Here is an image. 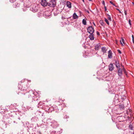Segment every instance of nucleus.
<instances>
[{"mask_svg": "<svg viewBox=\"0 0 134 134\" xmlns=\"http://www.w3.org/2000/svg\"><path fill=\"white\" fill-rule=\"evenodd\" d=\"M108 19L110 21H111V19L110 16L108 14Z\"/></svg>", "mask_w": 134, "mask_h": 134, "instance_id": "20", "label": "nucleus"}, {"mask_svg": "<svg viewBox=\"0 0 134 134\" xmlns=\"http://www.w3.org/2000/svg\"><path fill=\"white\" fill-rule=\"evenodd\" d=\"M133 43L134 44V41H133Z\"/></svg>", "mask_w": 134, "mask_h": 134, "instance_id": "36", "label": "nucleus"}, {"mask_svg": "<svg viewBox=\"0 0 134 134\" xmlns=\"http://www.w3.org/2000/svg\"><path fill=\"white\" fill-rule=\"evenodd\" d=\"M100 47V44L99 43L97 44H96L95 46V49L98 50Z\"/></svg>", "mask_w": 134, "mask_h": 134, "instance_id": "9", "label": "nucleus"}, {"mask_svg": "<svg viewBox=\"0 0 134 134\" xmlns=\"http://www.w3.org/2000/svg\"><path fill=\"white\" fill-rule=\"evenodd\" d=\"M121 39V40H120V43L122 45V46H124V44H123H123H124L125 43V41H124V40L122 38Z\"/></svg>", "mask_w": 134, "mask_h": 134, "instance_id": "13", "label": "nucleus"}, {"mask_svg": "<svg viewBox=\"0 0 134 134\" xmlns=\"http://www.w3.org/2000/svg\"><path fill=\"white\" fill-rule=\"evenodd\" d=\"M97 34L98 35H99V32L98 31H97Z\"/></svg>", "mask_w": 134, "mask_h": 134, "instance_id": "29", "label": "nucleus"}, {"mask_svg": "<svg viewBox=\"0 0 134 134\" xmlns=\"http://www.w3.org/2000/svg\"><path fill=\"white\" fill-rule=\"evenodd\" d=\"M132 41H134V37L133 35H132Z\"/></svg>", "mask_w": 134, "mask_h": 134, "instance_id": "24", "label": "nucleus"}, {"mask_svg": "<svg viewBox=\"0 0 134 134\" xmlns=\"http://www.w3.org/2000/svg\"><path fill=\"white\" fill-rule=\"evenodd\" d=\"M116 9L118 10V11H119V12L120 13H121V12L120 10L119 9Z\"/></svg>", "mask_w": 134, "mask_h": 134, "instance_id": "28", "label": "nucleus"}, {"mask_svg": "<svg viewBox=\"0 0 134 134\" xmlns=\"http://www.w3.org/2000/svg\"><path fill=\"white\" fill-rule=\"evenodd\" d=\"M41 3L42 6L44 7L46 6L48 4V3L45 0H42Z\"/></svg>", "mask_w": 134, "mask_h": 134, "instance_id": "5", "label": "nucleus"}, {"mask_svg": "<svg viewBox=\"0 0 134 134\" xmlns=\"http://www.w3.org/2000/svg\"><path fill=\"white\" fill-rule=\"evenodd\" d=\"M121 67H122V70H123V71L125 73H126V71H125V68H124V66H123V65H121Z\"/></svg>", "mask_w": 134, "mask_h": 134, "instance_id": "19", "label": "nucleus"}, {"mask_svg": "<svg viewBox=\"0 0 134 134\" xmlns=\"http://www.w3.org/2000/svg\"><path fill=\"white\" fill-rule=\"evenodd\" d=\"M82 0V1H83V2H84V0Z\"/></svg>", "mask_w": 134, "mask_h": 134, "instance_id": "35", "label": "nucleus"}, {"mask_svg": "<svg viewBox=\"0 0 134 134\" xmlns=\"http://www.w3.org/2000/svg\"><path fill=\"white\" fill-rule=\"evenodd\" d=\"M115 65L117 68H120V66L118 62L116 61Z\"/></svg>", "mask_w": 134, "mask_h": 134, "instance_id": "14", "label": "nucleus"}, {"mask_svg": "<svg viewBox=\"0 0 134 134\" xmlns=\"http://www.w3.org/2000/svg\"><path fill=\"white\" fill-rule=\"evenodd\" d=\"M73 18L74 19H77L78 18V16L75 13H74L73 15Z\"/></svg>", "mask_w": 134, "mask_h": 134, "instance_id": "11", "label": "nucleus"}, {"mask_svg": "<svg viewBox=\"0 0 134 134\" xmlns=\"http://www.w3.org/2000/svg\"><path fill=\"white\" fill-rule=\"evenodd\" d=\"M66 5L69 8H71V3L70 2L67 1L66 2Z\"/></svg>", "mask_w": 134, "mask_h": 134, "instance_id": "7", "label": "nucleus"}, {"mask_svg": "<svg viewBox=\"0 0 134 134\" xmlns=\"http://www.w3.org/2000/svg\"><path fill=\"white\" fill-rule=\"evenodd\" d=\"M124 105L123 104H121L119 105V108L120 109H124Z\"/></svg>", "mask_w": 134, "mask_h": 134, "instance_id": "17", "label": "nucleus"}, {"mask_svg": "<svg viewBox=\"0 0 134 134\" xmlns=\"http://www.w3.org/2000/svg\"><path fill=\"white\" fill-rule=\"evenodd\" d=\"M109 69L110 71L113 70L114 69V67L113 66V64H110L109 66Z\"/></svg>", "mask_w": 134, "mask_h": 134, "instance_id": "8", "label": "nucleus"}, {"mask_svg": "<svg viewBox=\"0 0 134 134\" xmlns=\"http://www.w3.org/2000/svg\"><path fill=\"white\" fill-rule=\"evenodd\" d=\"M104 8H105V11H106L107 9L106 7L104 6Z\"/></svg>", "mask_w": 134, "mask_h": 134, "instance_id": "30", "label": "nucleus"}, {"mask_svg": "<svg viewBox=\"0 0 134 134\" xmlns=\"http://www.w3.org/2000/svg\"><path fill=\"white\" fill-rule=\"evenodd\" d=\"M100 23L101 24V25H103L104 24V23L102 20H100Z\"/></svg>", "mask_w": 134, "mask_h": 134, "instance_id": "21", "label": "nucleus"}, {"mask_svg": "<svg viewBox=\"0 0 134 134\" xmlns=\"http://www.w3.org/2000/svg\"><path fill=\"white\" fill-rule=\"evenodd\" d=\"M118 52H119V53H120V54L121 53V52L120 50H118Z\"/></svg>", "mask_w": 134, "mask_h": 134, "instance_id": "26", "label": "nucleus"}, {"mask_svg": "<svg viewBox=\"0 0 134 134\" xmlns=\"http://www.w3.org/2000/svg\"><path fill=\"white\" fill-rule=\"evenodd\" d=\"M38 8L37 6H36V5H32L30 8V10L34 12H35L37 11Z\"/></svg>", "mask_w": 134, "mask_h": 134, "instance_id": "2", "label": "nucleus"}, {"mask_svg": "<svg viewBox=\"0 0 134 134\" xmlns=\"http://www.w3.org/2000/svg\"><path fill=\"white\" fill-rule=\"evenodd\" d=\"M82 24L84 25H86V20L85 19L83 20L82 21Z\"/></svg>", "mask_w": 134, "mask_h": 134, "instance_id": "16", "label": "nucleus"}, {"mask_svg": "<svg viewBox=\"0 0 134 134\" xmlns=\"http://www.w3.org/2000/svg\"><path fill=\"white\" fill-rule=\"evenodd\" d=\"M16 0H10V2L11 3H13Z\"/></svg>", "mask_w": 134, "mask_h": 134, "instance_id": "22", "label": "nucleus"}, {"mask_svg": "<svg viewBox=\"0 0 134 134\" xmlns=\"http://www.w3.org/2000/svg\"><path fill=\"white\" fill-rule=\"evenodd\" d=\"M110 3L111 4H112V5H115L112 2L110 1Z\"/></svg>", "mask_w": 134, "mask_h": 134, "instance_id": "25", "label": "nucleus"}, {"mask_svg": "<svg viewBox=\"0 0 134 134\" xmlns=\"http://www.w3.org/2000/svg\"><path fill=\"white\" fill-rule=\"evenodd\" d=\"M89 1H91V0H88Z\"/></svg>", "mask_w": 134, "mask_h": 134, "instance_id": "34", "label": "nucleus"}, {"mask_svg": "<svg viewBox=\"0 0 134 134\" xmlns=\"http://www.w3.org/2000/svg\"><path fill=\"white\" fill-rule=\"evenodd\" d=\"M102 3L103 4H105L104 2V1H102Z\"/></svg>", "mask_w": 134, "mask_h": 134, "instance_id": "31", "label": "nucleus"}, {"mask_svg": "<svg viewBox=\"0 0 134 134\" xmlns=\"http://www.w3.org/2000/svg\"><path fill=\"white\" fill-rule=\"evenodd\" d=\"M56 5V2L54 0H51L48 3L47 5L49 7H54Z\"/></svg>", "mask_w": 134, "mask_h": 134, "instance_id": "1", "label": "nucleus"}, {"mask_svg": "<svg viewBox=\"0 0 134 134\" xmlns=\"http://www.w3.org/2000/svg\"><path fill=\"white\" fill-rule=\"evenodd\" d=\"M90 35H89V37L90 39L91 40H93L94 39L93 35V34H90Z\"/></svg>", "mask_w": 134, "mask_h": 134, "instance_id": "12", "label": "nucleus"}, {"mask_svg": "<svg viewBox=\"0 0 134 134\" xmlns=\"http://www.w3.org/2000/svg\"><path fill=\"white\" fill-rule=\"evenodd\" d=\"M102 51L104 53H105V52L107 51L106 48L105 47H102Z\"/></svg>", "mask_w": 134, "mask_h": 134, "instance_id": "15", "label": "nucleus"}, {"mask_svg": "<svg viewBox=\"0 0 134 134\" xmlns=\"http://www.w3.org/2000/svg\"><path fill=\"white\" fill-rule=\"evenodd\" d=\"M119 69L118 70V74L119 76H121L122 74V70L121 68H119Z\"/></svg>", "mask_w": 134, "mask_h": 134, "instance_id": "6", "label": "nucleus"}, {"mask_svg": "<svg viewBox=\"0 0 134 134\" xmlns=\"http://www.w3.org/2000/svg\"><path fill=\"white\" fill-rule=\"evenodd\" d=\"M129 24L130 25V26H131V20L130 19H129Z\"/></svg>", "mask_w": 134, "mask_h": 134, "instance_id": "23", "label": "nucleus"}, {"mask_svg": "<svg viewBox=\"0 0 134 134\" xmlns=\"http://www.w3.org/2000/svg\"><path fill=\"white\" fill-rule=\"evenodd\" d=\"M124 13L125 15H126L127 14V12L125 10H124Z\"/></svg>", "mask_w": 134, "mask_h": 134, "instance_id": "27", "label": "nucleus"}, {"mask_svg": "<svg viewBox=\"0 0 134 134\" xmlns=\"http://www.w3.org/2000/svg\"><path fill=\"white\" fill-rule=\"evenodd\" d=\"M132 4L133 5H134V3L132 2Z\"/></svg>", "mask_w": 134, "mask_h": 134, "instance_id": "33", "label": "nucleus"}, {"mask_svg": "<svg viewBox=\"0 0 134 134\" xmlns=\"http://www.w3.org/2000/svg\"><path fill=\"white\" fill-rule=\"evenodd\" d=\"M93 24H94V25L95 26H96L95 24L94 23H93Z\"/></svg>", "mask_w": 134, "mask_h": 134, "instance_id": "32", "label": "nucleus"}, {"mask_svg": "<svg viewBox=\"0 0 134 134\" xmlns=\"http://www.w3.org/2000/svg\"><path fill=\"white\" fill-rule=\"evenodd\" d=\"M88 32L90 34H93L94 31L93 28L91 26H90L87 29Z\"/></svg>", "mask_w": 134, "mask_h": 134, "instance_id": "3", "label": "nucleus"}, {"mask_svg": "<svg viewBox=\"0 0 134 134\" xmlns=\"http://www.w3.org/2000/svg\"><path fill=\"white\" fill-rule=\"evenodd\" d=\"M104 19L105 21L106 22V23L107 24L109 25V24L108 20L105 18Z\"/></svg>", "mask_w": 134, "mask_h": 134, "instance_id": "18", "label": "nucleus"}, {"mask_svg": "<svg viewBox=\"0 0 134 134\" xmlns=\"http://www.w3.org/2000/svg\"><path fill=\"white\" fill-rule=\"evenodd\" d=\"M51 13L50 11H46L44 13V17L47 18L51 15Z\"/></svg>", "mask_w": 134, "mask_h": 134, "instance_id": "4", "label": "nucleus"}, {"mask_svg": "<svg viewBox=\"0 0 134 134\" xmlns=\"http://www.w3.org/2000/svg\"><path fill=\"white\" fill-rule=\"evenodd\" d=\"M108 57L109 58H112V52L110 50H109L108 52Z\"/></svg>", "mask_w": 134, "mask_h": 134, "instance_id": "10", "label": "nucleus"}]
</instances>
